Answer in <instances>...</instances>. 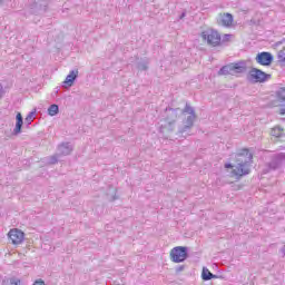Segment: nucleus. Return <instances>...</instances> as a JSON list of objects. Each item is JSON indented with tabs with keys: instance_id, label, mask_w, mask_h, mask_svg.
Wrapping results in <instances>:
<instances>
[{
	"instance_id": "obj_1",
	"label": "nucleus",
	"mask_w": 285,
	"mask_h": 285,
	"mask_svg": "<svg viewBox=\"0 0 285 285\" xmlns=\"http://www.w3.org/2000/svg\"><path fill=\"white\" fill-rule=\"evenodd\" d=\"M250 164H253V154H250L248 149H242L237 154V165L233 166V164H225V168H234L232 170V176L236 179H240V177L250 174Z\"/></svg>"
},
{
	"instance_id": "obj_2",
	"label": "nucleus",
	"mask_w": 285,
	"mask_h": 285,
	"mask_svg": "<svg viewBox=\"0 0 285 285\" xmlns=\"http://www.w3.org/2000/svg\"><path fill=\"white\" fill-rule=\"evenodd\" d=\"M246 72V61H238L222 67L218 75H242Z\"/></svg>"
},
{
	"instance_id": "obj_3",
	"label": "nucleus",
	"mask_w": 285,
	"mask_h": 285,
	"mask_svg": "<svg viewBox=\"0 0 285 285\" xmlns=\"http://www.w3.org/2000/svg\"><path fill=\"white\" fill-rule=\"evenodd\" d=\"M183 112L189 116H187V118L185 119L183 128L179 129L180 135H184V132H188V130H190V128L195 126V119H197V116L195 115V109H193V107H190L189 105H186Z\"/></svg>"
},
{
	"instance_id": "obj_4",
	"label": "nucleus",
	"mask_w": 285,
	"mask_h": 285,
	"mask_svg": "<svg viewBox=\"0 0 285 285\" xmlns=\"http://www.w3.org/2000/svg\"><path fill=\"white\" fill-rule=\"evenodd\" d=\"M268 79H271V75L257 68H252L247 76V81L250 83H264V81H268Z\"/></svg>"
},
{
	"instance_id": "obj_5",
	"label": "nucleus",
	"mask_w": 285,
	"mask_h": 285,
	"mask_svg": "<svg viewBox=\"0 0 285 285\" xmlns=\"http://www.w3.org/2000/svg\"><path fill=\"white\" fill-rule=\"evenodd\" d=\"M202 38L204 39V41H207V43L209 46H213L214 48L219 46V43H222V35H219V32L213 29L203 31Z\"/></svg>"
},
{
	"instance_id": "obj_6",
	"label": "nucleus",
	"mask_w": 285,
	"mask_h": 285,
	"mask_svg": "<svg viewBox=\"0 0 285 285\" xmlns=\"http://www.w3.org/2000/svg\"><path fill=\"white\" fill-rule=\"evenodd\" d=\"M170 257L175 264H180V262H186L188 257V248L186 247H175L170 252Z\"/></svg>"
},
{
	"instance_id": "obj_7",
	"label": "nucleus",
	"mask_w": 285,
	"mask_h": 285,
	"mask_svg": "<svg viewBox=\"0 0 285 285\" xmlns=\"http://www.w3.org/2000/svg\"><path fill=\"white\" fill-rule=\"evenodd\" d=\"M8 236H9V239L11 240V244H13L14 246H19V244H23V240L26 239V234L18 228L10 229Z\"/></svg>"
},
{
	"instance_id": "obj_8",
	"label": "nucleus",
	"mask_w": 285,
	"mask_h": 285,
	"mask_svg": "<svg viewBox=\"0 0 285 285\" xmlns=\"http://www.w3.org/2000/svg\"><path fill=\"white\" fill-rule=\"evenodd\" d=\"M49 1L50 0H32L30 4V10L32 14H39L41 12H46Z\"/></svg>"
},
{
	"instance_id": "obj_9",
	"label": "nucleus",
	"mask_w": 285,
	"mask_h": 285,
	"mask_svg": "<svg viewBox=\"0 0 285 285\" xmlns=\"http://www.w3.org/2000/svg\"><path fill=\"white\" fill-rule=\"evenodd\" d=\"M285 164V153H281L275 155L271 163L268 164L269 170H277V168H281V166H284Z\"/></svg>"
},
{
	"instance_id": "obj_10",
	"label": "nucleus",
	"mask_w": 285,
	"mask_h": 285,
	"mask_svg": "<svg viewBox=\"0 0 285 285\" xmlns=\"http://www.w3.org/2000/svg\"><path fill=\"white\" fill-rule=\"evenodd\" d=\"M77 77H79V69H72L62 82V88H72Z\"/></svg>"
},
{
	"instance_id": "obj_11",
	"label": "nucleus",
	"mask_w": 285,
	"mask_h": 285,
	"mask_svg": "<svg viewBox=\"0 0 285 285\" xmlns=\"http://www.w3.org/2000/svg\"><path fill=\"white\" fill-rule=\"evenodd\" d=\"M256 61L259 66H271L273 63V55L266 51L259 52L256 56Z\"/></svg>"
},
{
	"instance_id": "obj_12",
	"label": "nucleus",
	"mask_w": 285,
	"mask_h": 285,
	"mask_svg": "<svg viewBox=\"0 0 285 285\" xmlns=\"http://www.w3.org/2000/svg\"><path fill=\"white\" fill-rule=\"evenodd\" d=\"M233 14L230 13H224L220 14L219 18L217 19L218 26H223L224 28H230L233 26Z\"/></svg>"
},
{
	"instance_id": "obj_13",
	"label": "nucleus",
	"mask_w": 285,
	"mask_h": 285,
	"mask_svg": "<svg viewBox=\"0 0 285 285\" xmlns=\"http://www.w3.org/2000/svg\"><path fill=\"white\" fill-rule=\"evenodd\" d=\"M16 127L13 129V135L21 134V128L23 127V116H21V112H18L16 116Z\"/></svg>"
},
{
	"instance_id": "obj_14",
	"label": "nucleus",
	"mask_w": 285,
	"mask_h": 285,
	"mask_svg": "<svg viewBox=\"0 0 285 285\" xmlns=\"http://www.w3.org/2000/svg\"><path fill=\"white\" fill-rule=\"evenodd\" d=\"M175 130V122L166 120V124L159 126V132H173Z\"/></svg>"
},
{
	"instance_id": "obj_15",
	"label": "nucleus",
	"mask_w": 285,
	"mask_h": 285,
	"mask_svg": "<svg viewBox=\"0 0 285 285\" xmlns=\"http://www.w3.org/2000/svg\"><path fill=\"white\" fill-rule=\"evenodd\" d=\"M58 151L60 155H70V153H72V145H70V142H62L58 146Z\"/></svg>"
},
{
	"instance_id": "obj_16",
	"label": "nucleus",
	"mask_w": 285,
	"mask_h": 285,
	"mask_svg": "<svg viewBox=\"0 0 285 285\" xmlns=\"http://www.w3.org/2000/svg\"><path fill=\"white\" fill-rule=\"evenodd\" d=\"M202 277L204 282H210V279H217V275L210 273V271L206 267L203 268Z\"/></svg>"
},
{
	"instance_id": "obj_17",
	"label": "nucleus",
	"mask_w": 285,
	"mask_h": 285,
	"mask_svg": "<svg viewBox=\"0 0 285 285\" xmlns=\"http://www.w3.org/2000/svg\"><path fill=\"white\" fill-rule=\"evenodd\" d=\"M167 112V118L166 121H173V124H175V121H177V109H166Z\"/></svg>"
},
{
	"instance_id": "obj_18",
	"label": "nucleus",
	"mask_w": 285,
	"mask_h": 285,
	"mask_svg": "<svg viewBox=\"0 0 285 285\" xmlns=\"http://www.w3.org/2000/svg\"><path fill=\"white\" fill-rule=\"evenodd\" d=\"M3 284L4 285H21V278L12 276V277L4 279Z\"/></svg>"
},
{
	"instance_id": "obj_19",
	"label": "nucleus",
	"mask_w": 285,
	"mask_h": 285,
	"mask_svg": "<svg viewBox=\"0 0 285 285\" xmlns=\"http://www.w3.org/2000/svg\"><path fill=\"white\" fill-rule=\"evenodd\" d=\"M276 99L281 102L284 104L285 102V88L281 87L277 91H276Z\"/></svg>"
},
{
	"instance_id": "obj_20",
	"label": "nucleus",
	"mask_w": 285,
	"mask_h": 285,
	"mask_svg": "<svg viewBox=\"0 0 285 285\" xmlns=\"http://www.w3.org/2000/svg\"><path fill=\"white\" fill-rule=\"evenodd\" d=\"M48 115H50V117H55L56 115H59V106L58 105H51L48 108Z\"/></svg>"
},
{
	"instance_id": "obj_21",
	"label": "nucleus",
	"mask_w": 285,
	"mask_h": 285,
	"mask_svg": "<svg viewBox=\"0 0 285 285\" xmlns=\"http://www.w3.org/2000/svg\"><path fill=\"white\" fill-rule=\"evenodd\" d=\"M272 137H282L284 135V129L281 127H275L271 131Z\"/></svg>"
},
{
	"instance_id": "obj_22",
	"label": "nucleus",
	"mask_w": 285,
	"mask_h": 285,
	"mask_svg": "<svg viewBox=\"0 0 285 285\" xmlns=\"http://www.w3.org/2000/svg\"><path fill=\"white\" fill-rule=\"evenodd\" d=\"M277 59L279 63H283V66H285V47L278 51Z\"/></svg>"
},
{
	"instance_id": "obj_23",
	"label": "nucleus",
	"mask_w": 285,
	"mask_h": 285,
	"mask_svg": "<svg viewBox=\"0 0 285 285\" xmlns=\"http://www.w3.org/2000/svg\"><path fill=\"white\" fill-rule=\"evenodd\" d=\"M35 115H36V111H31L28 114V116L24 119V124H27V126H30V124L35 121Z\"/></svg>"
},
{
	"instance_id": "obj_24",
	"label": "nucleus",
	"mask_w": 285,
	"mask_h": 285,
	"mask_svg": "<svg viewBox=\"0 0 285 285\" xmlns=\"http://www.w3.org/2000/svg\"><path fill=\"white\" fill-rule=\"evenodd\" d=\"M138 70H148V61L144 60L138 62Z\"/></svg>"
},
{
	"instance_id": "obj_25",
	"label": "nucleus",
	"mask_w": 285,
	"mask_h": 285,
	"mask_svg": "<svg viewBox=\"0 0 285 285\" xmlns=\"http://www.w3.org/2000/svg\"><path fill=\"white\" fill-rule=\"evenodd\" d=\"M32 285H46V282H43V279L39 278V279L35 281Z\"/></svg>"
},
{
	"instance_id": "obj_26",
	"label": "nucleus",
	"mask_w": 285,
	"mask_h": 285,
	"mask_svg": "<svg viewBox=\"0 0 285 285\" xmlns=\"http://www.w3.org/2000/svg\"><path fill=\"white\" fill-rule=\"evenodd\" d=\"M57 161H59V159L57 158V156H51L49 164H57Z\"/></svg>"
},
{
	"instance_id": "obj_27",
	"label": "nucleus",
	"mask_w": 285,
	"mask_h": 285,
	"mask_svg": "<svg viewBox=\"0 0 285 285\" xmlns=\"http://www.w3.org/2000/svg\"><path fill=\"white\" fill-rule=\"evenodd\" d=\"M230 37H232V35H228V33L224 35L223 41H228L230 39Z\"/></svg>"
},
{
	"instance_id": "obj_28",
	"label": "nucleus",
	"mask_w": 285,
	"mask_h": 285,
	"mask_svg": "<svg viewBox=\"0 0 285 285\" xmlns=\"http://www.w3.org/2000/svg\"><path fill=\"white\" fill-rule=\"evenodd\" d=\"M279 115H285V108H282V109L279 110Z\"/></svg>"
},
{
	"instance_id": "obj_29",
	"label": "nucleus",
	"mask_w": 285,
	"mask_h": 285,
	"mask_svg": "<svg viewBox=\"0 0 285 285\" xmlns=\"http://www.w3.org/2000/svg\"><path fill=\"white\" fill-rule=\"evenodd\" d=\"M184 17H186V12H183L179 17V19H184Z\"/></svg>"
},
{
	"instance_id": "obj_30",
	"label": "nucleus",
	"mask_w": 285,
	"mask_h": 285,
	"mask_svg": "<svg viewBox=\"0 0 285 285\" xmlns=\"http://www.w3.org/2000/svg\"><path fill=\"white\" fill-rule=\"evenodd\" d=\"M111 193H112L114 195H116V194H117V189L111 188Z\"/></svg>"
},
{
	"instance_id": "obj_31",
	"label": "nucleus",
	"mask_w": 285,
	"mask_h": 285,
	"mask_svg": "<svg viewBox=\"0 0 285 285\" xmlns=\"http://www.w3.org/2000/svg\"><path fill=\"white\" fill-rule=\"evenodd\" d=\"M115 199H117V197H116V196H112V197H111V200L115 202Z\"/></svg>"
},
{
	"instance_id": "obj_32",
	"label": "nucleus",
	"mask_w": 285,
	"mask_h": 285,
	"mask_svg": "<svg viewBox=\"0 0 285 285\" xmlns=\"http://www.w3.org/2000/svg\"><path fill=\"white\" fill-rule=\"evenodd\" d=\"M3 3V0H0V6Z\"/></svg>"
}]
</instances>
